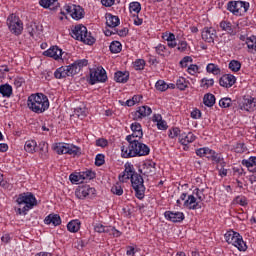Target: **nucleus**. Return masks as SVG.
<instances>
[{"label": "nucleus", "mask_w": 256, "mask_h": 256, "mask_svg": "<svg viewBox=\"0 0 256 256\" xmlns=\"http://www.w3.org/2000/svg\"><path fill=\"white\" fill-rule=\"evenodd\" d=\"M124 167V171L118 177L119 181L121 183H127L130 179L136 197L143 199L145 197V181L143 180V176L135 172V167L130 162H127Z\"/></svg>", "instance_id": "1"}, {"label": "nucleus", "mask_w": 256, "mask_h": 256, "mask_svg": "<svg viewBox=\"0 0 256 256\" xmlns=\"http://www.w3.org/2000/svg\"><path fill=\"white\" fill-rule=\"evenodd\" d=\"M122 157L129 159V157H147L151 153V149L147 144L139 140H128V144L121 147Z\"/></svg>", "instance_id": "2"}, {"label": "nucleus", "mask_w": 256, "mask_h": 256, "mask_svg": "<svg viewBox=\"0 0 256 256\" xmlns=\"http://www.w3.org/2000/svg\"><path fill=\"white\" fill-rule=\"evenodd\" d=\"M27 107L32 113L41 115L49 109V98L43 93L31 94L27 99Z\"/></svg>", "instance_id": "3"}, {"label": "nucleus", "mask_w": 256, "mask_h": 256, "mask_svg": "<svg viewBox=\"0 0 256 256\" xmlns=\"http://www.w3.org/2000/svg\"><path fill=\"white\" fill-rule=\"evenodd\" d=\"M16 204L18 205L16 213L18 215H27L31 209L37 207V198L31 192H23L16 197Z\"/></svg>", "instance_id": "4"}, {"label": "nucleus", "mask_w": 256, "mask_h": 256, "mask_svg": "<svg viewBox=\"0 0 256 256\" xmlns=\"http://www.w3.org/2000/svg\"><path fill=\"white\" fill-rule=\"evenodd\" d=\"M88 61L86 59L77 60L68 66H62L55 70V79H65V77H73L81 71L82 67H87Z\"/></svg>", "instance_id": "5"}, {"label": "nucleus", "mask_w": 256, "mask_h": 256, "mask_svg": "<svg viewBox=\"0 0 256 256\" xmlns=\"http://www.w3.org/2000/svg\"><path fill=\"white\" fill-rule=\"evenodd\" d=\"M71 37L76 41H82L86 45H93L95 38L91 36L90 32L87 31V27L84 25H76L70 32Z\"/></svg>", "instance_id": "6"}, {"label": "nucleus", "mask_w": 256, "mask_h": 256, "mask_svg": "<svg viewBox=\"0 0 256 256\" xmlns=\"http://www.w3.org/2000/svg\"><path fill=\"white\" fill-rule=\"evenodd\" d=\"M226 242L238 248V251H247V244L243 241V236L239 232L229 230L224 235Z\"/></svg>", "instance_id": "7"}, {"label": "nucleus", "mask_w": 256, "mask_h": 256, "mask_svg": "<svg viewBox=\"0 0 256 256\" xmlns=\"http://www.w3.org/2000/svg\"><path fill=\"white\" fill-rule=\"evenodd\" d=\"M6 25L12 35H21L23 33V21L16 14H10L7 17Z\"/></svg>", "instance_id": "8"}, {"label": "nucleus", "mask_w": 256, "mask_h": 256, "mask_svg": "<svg viewBox=\"0 0 256 256\" xmlns=\"http://www.w3.org/2000/svg\"><path fill=\"white\" fill-rule=\"evenodd\" d=\"M227 9L232 15L241 17V15H245L246 11H249V2L229 1L227 4Z\"/></svg>", "instance_id": "9"}, {"label": "nucleus", "mask_w": 256, "mask_h": 256, "mask_svg": "<svg viewBox=\"0 0 256 256\" xmlns=\"http://www.w3.org/2000/svg\"><path fill=\"white\" fill-rule=\"evenodd\" d=\"M107 81V71L102 66L90 69V85L105 83Z\"/></svg>", "instance_id": "10"}, {"label": "nucleus", "mask_w": 256, "mask_h": 256, "mask_svg": "<svg viewBox=\"0 0 256 256\" xmlns=\"http://www.w3.org/2000/svg\"><path fill=\"white\" fill-rule=\"evenodd\" d=\"M97 193L95 188L90 185H81L78 186V189L75 191V196L77 199H93Z\"/></svg>", "instance_id": "11"}, {"label": "nucleus", "mask_w": 256, "mask_h": 256, "mask_svg": "<svg viewBox=\"0 0 256 256\" xmlns=\"http://www.w3.org/2000/svg\"><path fill=\"white\" fill-rule=\"evenodd\" d=\"M63 9L76 21L83 19L85 17V10L79 5L75 4H66L64 5Z\"/></svg>", "instance_id": "12"}, {"label": "nucleus", "mask_w": 256, "mask_h": 256, "mask_svg": "<svg viewBox=\"0 0 256 256\" xmlns=\"http://www.w3.org/2000/svg\"><path fill=\"white\" fill-rule=\"evenodd\" d=\"M155 165L156 164L155 162H153V160H145L144 162H142V164H140L138 171L146 177L155 175V171H157Z\"/></svg>", "instance_id": "13"}, {"label": "nucleus", "mask_w": 256, "mask_h": 256, "mask_svg": "<svg viewBox=\"0 0 256 256\" xmlns=\"http://www.w3.org/2000/svg\"><path fill=\"white\" fill-rule=\"evenodd\" d=\"M153 113V110L149 106H140L136 111L131 113L132 119L134 121H141L145 117H149Z\"/></svg>", "instance_id": "14"}, {"label": "nucleus", "mask_w": 256, "mask_h": 256, "mask_svg": "<svg viewBox=\"0 0 256 256\" xmlns=\"http://www.w3.org/2000/svg\"><path fill=\"white\" fill-rule=\"evenodd\" d=\"M241 111H247L248 113H254L256 111V99L251 96H244L240 103Z\"/></svg>", "instance_id": "15"}, {"label": "nucleus", "mask_w": 256, "mask_h": 256, "mask_svg": "<svg viewBox=\"0 0 256 256\" xmlns=\"http://www.w3.org/2000/svg\"><path fill=\"white\" fill-rule=\"evenodd\" d=\"M132 134L126 137V141H135L143 137V128L139 122H134L130 126Z\"/></svg>", "instance_id": "16"}, {"label": "nucleus", "mask_w": 256, "mask_h": 256, "mask_svg": "<svg viewBox=\"0 0 256 256\" xmlns=\"http://www.w3.org/2000/svg\"><path fill=\"white\" fill-rule=\"evenodd\" d=\"M94 231H96V233H108L113 235V237H119L121 235V231L117 230L115 227L105 226L101 223L95 224Z\"/></svg>", "instance_id": "17"}, {"label": "nucleus", "mask_w": 256, "mask_h": 256, "mask_svg": "<svg viewBox=\"0 0 256 256\" xmlns=\"http://www.w3.org/2000/svg\"><path fill=\"white\" fill-rule=\"evenodd\" d=\"M201 37L206 43H215L217 39V30L213 27H204L201 32Z\"/></svg>", "instance_id": "18"}, {"label": "nucleus", "mask_w": 256, "mask_h": 256, "mask_svg": "<svg viewBox=\"0 0 256 256\" xmlns=\"http://www.w3.org/2000/svg\"><path fill=\"white\" fill-rule=\"evenodd\" d=\"M43 55L45 57H50L51 59H54L55 61H61L63 57V50L59 48V46H52L46 51L43 52Z\"/></svg>", "instance_id": "19"}, {"label": "nucleus", "mask_w": 256, "mask_h": 256, "mask_svg": "<svg viewBox=\"0 0 256 256\" xmlns=\"http://www.w3.org/2000/svg\"><path fill=\"white\" fill-rule=\"evenodd\" d=\"M204 157H206V159H210V161H213L218 165H226L225 160L223 159L221 154H218L214 150H211V148H206V154L204 155Z\"/></svg>", "instance_id": "20"}, {"label": "nucleus", "mask_w": 256, "mask_h": 256, "mask_svg": "<svg viewBox=\"0 0 256 256\" xmlns=\"http://www.w3.org/2000/svg\"><path fill=\"white\" fill-rule=\"evenodd\" d=\"M164 217L167 221H172V223H182V221H185V214L183 212L166 211Z\"/></svg>", "instance_id": "21"}, {"label": "nucleus", "mask_w": 256, "mask_h": 256, "mask_svg": "<svg viewBox=\"0 0 256 256\" xmlns=\"http://www.w3.org/2000/svg\"><path fill=\"white\" fill-rule=\"evenodd\" d=\"M184 207L190 211H196V209H201V202H199L194 195H188L187 199L184 201Z\"/></svg>", "instance_id": "22"}, {"label": "nucleus", "mask_w": 256, "mask_h": 256, "mask_svg": "<svg viewBox=\"0 0 256 256\" xmlns=\"http://www.w3.org/2000/svg\"><path fill=\"white\" fill-rule=\"evenodd\" d=\"M236 82L237 78H235L233 74H225L219 80L220 86L225 87L226 89L233 87L234 83Z\"/></svg>", "instance_id": "23"}, {"label": "nucleus", "mask_w": 256, "mask_h": 256, "mask_svg": "<svg viewBox=\"0 0 256 256\" xmlns=\"http://www.w3.org/2000/svg\"><path fill=\"white\" fill-rule=\"evenodd\" d=\"M241 165L246 167L250 173H256V156H250L241 161Z\"/></svg>", "instance_id": "24"}, {"label": "nucleus", "mask_w": 256, "mask_h": 256, "mask_svg": "<svg viewBox=\"0 0 256 256\" xmlns=\"http://www.w3.org/2000/svg\"><path fill=\"white\" fill-rule=\"evenodd\" d=\"M220 29L228 33V35H231V36L237 35V30L230 21L222 20L220 22Z\"/></svg>", "instance_id": "25"}, {"label": "nucleus", "mask_w": 256, "mask_h": 256, "mask_svg": "<svg viewBox=\"0 0 256 256\" xmlns=\"http://www.w3.org/2000/svg\"><path fill=\"white\" fill-rule=\"evenodd\" d=\"M106 25L110 27V29H115V27H119L121 20L119 16L112 15L111 13H107L105 15Z\"/></svg>", "instance_id": "26"}, {"label": "nucleus", "mask_w": 256, "mask_h": 256, "mask_svg": "<svg viewBox=\"0 0 256 256\" xmlns=\"http://www.w3.org/2000/svg\"><path fill=\"white\" fill-rule=\"evenodd\" d=\"M195 141V135L192 132H182L179 134V143L181 145L187 146L189 143H193Z\"/></svg>", "instance_id": "27"}, {"label": "nucleus", "mask_w": 256, "mask_h": 256, "mask_svg": "<svg viewBox=\"0 0 256 256\" xmlns=\"http://www.w3.org/2000/svg\"><path fill=\"white\" fill-rule=\"evenodd\" d=\"M45 225H53V227H57L61 225V216L59 214H49L44 219Z\"/></svg>", "instance_id": "28"}, {"label": "nucleus", "mask_w": 256, "mask_h": 256, "mask_svg": "<svg viewBox=\"0 0 256 256\" xmlns=\"http://www.w3.org/2000/svg\"><path fill=\"white\" fill-rule=\"evenodd\" d=\"M162 39H164V41H167V45L168 47H170V49H174V47H177V41L175 40V34L166 31L164 33H162Z\"/></svg>", "instance_id": "29"}, {"label": "nucleus", "mask_w": 256, "mask_h": 256, "mask_svg": "<svg viewBox=\"0 0 256 256\" xmlns=\"http://www.w3.org/2000/svg\"><path fill=\"white\" fill-rule=\"evenodd\" d=\"M39 5L44 9H50L51 11H55L57 7H59L58 0H40Z\"/></svg>", "instance_id": "30"}, {"label": "nucleus", "mask_w": 256, "mask_h": 256, "mask_svg": "<svg viewBox=\"0 0 256 256\" xmlns=\"http://www.w3.org/2000/svg\"><path fill=\"white\" fill-rule=\"evenodd\" d=\"M114 81L116 83H127L129 81V72L118 71L114 74Z\"/></svg>", "instance_id": "31"}, {"label": "nucleus", "mask_w": 256, "mask_h": 256, "mask_svg": "<svg viewBox=\"0 0 256 256\" xmlns=\"http://www.w3.org/2000/svg\"><path fill=\"white\" fill-rule=\"evenodd\" d=\"M24 151H26V153H30L31 155H33V153H36L37 141L27 140L24 144Z\"/></svg>", "instance_id": "32"}, {"label": "nucleus", "mask_w": 256, "mask_h": 256, "mask_svg": "<svg viewBox=\"0 0 256 256\" xmlns=\"http://www.w3.org/2000/svg\"><path fill=\"white\" fill-rule=\"evenodd\" d=\"M68 145L69 144L63 142L55 143L53 149L58 155H67Z\"/></svg>", "instance_id": "33"}, {"label": "nucleus", "mask_w": 256, "mask_h": 256, "mask_svg": "<svg viewBox=\"0 0 256 256\" xmlns=\"http://www.w3.org/2000/svg\"><path fill=\"white\" fill-rule=\"evenodd\" d=\"M66 155H71L72 157H77L81 155V148L78 146H75L73 144H68L66 148Z\"/></svg>", "instance_id": "34"}, {"label": "nucleus", "mask_w": 256, "mask_h": 256, "mask_svg": "<svg viewBox=\"0 0 256 256\" xmlns=\"http://www.w3.org/2000/svg\"><path fill=\"white\" fill-rule=\"evenodd\" d=\"M67 229L70 233H77L81 229V221L75 219L67 224Z\"/></svg>", "instance_id": "35"}, {"label": "nucleus", "mask_w": 256, "mask_h": 256, "mask_svg": "<svg viewBox=\"0 0 256 256\" xmlns=\"http://www.w3.org/2000/svg\"><path fill=\"white\" fill-rule=\"evenodd\" d=\"M0 93L2 97H11L13 95V87L9 84H2L0 85Z\"/></svg>", "instance_id": "36"}, {"label": "nucleus", "mask_w": 256, "mask_h": 256, "mask_svg": "<svg viewBox=\"0 0 256 256\" xmlns=\"http://www.w3.org/2000/svg\"><path fill=\"white\" fill-rule=\"evenodd\" d=\"M246 45L250 53H256V36H251L247 38Z\"/></svg>", "instance_id": "37"}, {"label": "nucleus", "mask_w": 256, "mask_h": 256, "mask_svg": "<svg viewBox=\"0 0 256 256\" xmlns=\"http://www.w3.org/2000/svg\"><path fill=\"white\" fill-rule=\"evenodd\" d=\"M176 87L180 91H185L187 87H189V81H187V79L184 77H179L176 81Z\"/></svg>", "instance_id": "38"}, {"label": "nucleus", "mask_w": 256, "mask_h": 256, "mask_svg": "<svg viewBox=\"0 0 256 256\" xmlns=\"http://www.w3.org/2000/svg\"><path fill=\"white\" fill-rule=\"evenodd\" d=\"M129 11L132 15H139L141 13V3L131 2L129 4Z\"/></svg>", "instance_id": "39"}, {"label": "nucleus", "mask_w": 256, "mask_h": 256, "mask_svg": "<svg viewBox=\"0 0 256 256\" xmlns=\"http://www.w3.org/2000/svg\"><path fill=\"white\" fill-rule=\"evenodd\" d=\"M207 73H212V75H221V68L214 63H210L206 67Z\"/></svg>", "instance_id": "40"}, {"label": "nucleus", "mask_w": 256, "mask_h": 256, "mask_svg": "<svg viewBox=\"0 0 256 256\" xmlns=\"http://www.w3.org/2000/svg\"><path fill=\"white\" fill-rule=\"evenodd\" d=\"M69 179H70L71 183H73L74 185H79V183H83V181H84L81 176V172H76V173L70 174Z\"/></svg>", "instance_id": "41"}, {"label": "nucleus", "mask_w": 256, "mask_h": 256, "mask_svg": "<svg viewBox=\"0 0 256 256\" xmlns=\"http://www.w3.org/2000/svg\"><path fill=\"white\" fill-rule=\"evenodd\" d=\"M228 69L233 73H238V71H241V63L239 60H231L228 64Z\"/></svg>", "instance_id": "42"}, {"label": "nucleus", "mask_w": 256, "mask_h": 256, "mask_svg": "<svg viewBox=\"0 0 256 256\" xmlns=\"http://www.w3.org/2000/svg\"><path fill=\"white\" fill-rule=\"evenodd\" d=\"M203 103L206 107H213L215 105V95L205 94L203 98Z\"/></svg>", "instance_id": "43"}, {"label": "nucleus", "mask_w": 256, "mask_h": 256, "mask_svg": "<svg viewBox=\"0 0 256 256\" xmlns=\"http://www.w3.org/2000/svg\"><path fill=\"white\" fill-rule=\"evenodd\" d=\"M213 85H215V80H213V78H202L201 82H200V87H202V89H209V87H213Z\"/></svg>", "instance_id": "44"}, {"label": "nucleus", "mask_w": 256, "mask_h": 256, "mask_svg": "<svg viewBox=\"0 0 256 256\" xmlns=\"http://www.w3.org/2000/svg\"><path fill=\"white\" fill-rule=\"evenodd\" d=\"M111 53H121V49H123V45L119 41H113L110 44Z\"/></svg>", "instance_id": "45"}, {"label": "nucleus", "mask_w": 256, "mask_h": 256, "mask_svg": "<svg viewBox=\"0 0 256 256\" xmlns=\"http://www.w3.org/2000/svg\"><path fill=\"white\" fill-rule=\"evenodd\" d=\"M80 175H81L83 181H90V179H94L95 172H93L91 170H85V171L80 172Z\"/></svg>", "instance_id": "46"}, {"label": "nucleus", "mask_w": 256, "mask_h": 256, "mask_svg": "<svg viewBox=\"0 0 256 256\" xmlns=\"http://www.w3.org/2000/svg\"><path fill=\"white\" fill-rule=\"evenodd\" d=\"M150 121H152V127H157V129H161V116L160 114H154Z\"/></svg>", "instance_id": "47"}, {"label": "nucleus", "mask_w": 256, "mask_h": 256, "mask_svg": "<svg viewBox=\"0 0 256 256\" xmlns=\"http://www.w3.org/2000/svg\"><path fill=\"white\" fill-rule=\"evenodd\" d=\"M74 114L79 117V119H85L87 117V108L78 107L74 110Z\"/></svg>", "instance_id": "48"}, {"label": "nucleus", "mask_w": 256, "mask_h": 256, "mask_svg": "<svg viewBox=\"0 0 256 256\" xmlns=\"http://www.w3.org/2000/svg\"><path fill=\"white\" fill-rule=\"evenodd\" d=\"M133 65H134V69L136 71H143L145 69V60H143V59H136L133 62Z\"/></svg>", "instance_id": "49"}, {"label": "nucleus", "mask_w": 256, "mask_h": 256, "mask_svg": "<svg viewBox=\"0 0 256 256\" xmlns=\"http://www.w3.org/2000/svg\"><path fill=\"white\" fill-rule=\"evenodd\" d=\"M197 201H199V203H201V201H205V195L203 194V190H200L199 188H196L194 191H193V194Z\"/></svg>", "instance_id": "50"}, {"label": "nucleus", "mask_w": 256, "mask_h": 256, "mask_svg": "<svg viewBox=\"0 0 256 256\" xmlns=\"http://www.w3.org/2000/svg\"><path fill=\"white\" fill-rule=\"evenodd\" d=\"M230 105H232L231 98H222L219 101V106L222 107V109H227Z\"/></svg>", "instance_id": "51"}, {"label": "nucleus", "mask_w": 256, "mask_h": 256, "mask_svg": "<svg viewBox=\"0 0 256 256\" xmlns=\"http://www.w3.org/2000/svg\"><path fill=\"white\" fill-rule=\"evenodd\" d=\"M111 191L114 195H118V196L123 195V187H121V185L119 184L112 186Z\"/></svg>", "instance_id": "52"}, {"label": "nucleus", "mask_w": 256, "mask_h": 256, "mask_svg": "<svg viewBox=\"0 0 256 256\" xmlns=\"http://www.w3.org/2000/svg\"><path fill=\"white\" fill-rule=\"evenodd\" d=\"M235 203H237V205H241L242 207H245L248 204L247 198L245 196L236 197Z\"/></svg>", "instance_id": "53"}, {"label": "nucleus", "mask_w": 256, "mask_h": 256, "mask_svg": "<svg viewBox=\"0 0 256 256\" xmlns=\"http://www.w3.org/2000/svg\"><path fill=\"white\" fill-rule=\"evenodd\" d=\"M179 133H181L179 128H172L169 130L168 137H170V139H175V137H179Z\"/></svg>", "instance_id": "54"}, {"label": "nucleus", "mask_w": 256, "mask_h": 256, "mask_svg": "<svg viewBox=\"0 0 256 256\" xmlns=\"http://www.w3.org/2000/svg\"><path fill=\"white\" fill-rule=\"evenodd\" d=\"M104 163H105V156L103 154L96 155L95 165H97V167H101V165H103Z\"/></svg>", "instance_id": "55"}, {"label": "nucleus", "mask_w": 256, "mask_h": 256, "mask_svg": "<svg viewBox=\"0 0 256 256\" xmlns=\"http://www.w3.org/2000/svg\"><path fill=\"white\" fill-rule=\"evenodd\" d=\"M234 151L235 153H245V151H247V148L245 147V144L238 143L236 144Z\"/></svg>", "instance_id": "56"}, {"label": "nucleus", "mask_w": 256, "mask_h": 256, "mask_svg": "<svg viewBox=\"0 0 256 256\" xmlns=\"http://www.w3.org/2000/svg\"><path fill=\"white\" fill-rule=\"evenodd\" d=\"M188 73L189 75H195L196 73H199V66H197V64H191L188 67Z\"/></svg>", "instance_id": "57"}, {"label": "nucleus", "mask_w": 256, "mask_h": 256, "mask_svg": "<svg viewBox=\"0 0 256 256\" xmlns=\"http://www.w3.org/2000/svg\"><path fill=\"white\" fill-rule=\"evenodd\" d=\"M192 62H193V58H191V56H186L180 61V65L182 68H185L187 67L188 63H192Z\"/></svg>", "instance_id": "58"}, {"label": "nucleus", "mask_w": 256, "mask_h": 256, "mask_svg": "<svg viewBox=\"0 0 256 256\" xmlns=\"http://www.w3.org/2000/svg\"><path fill=\"white\" fill-rule=\"evenodd\" d=\"M135 253H137V247H135V246H127L126 247V255L135 256Z\"/></svg>", "instance_id": "59"}, {"label": "nucleus", "mask_w": 256, "mask_h": 256, "mask_svg": "<svg viewBox=\"0 0 256 256\" xmlns=\"http://www.w3.org/2000/svg\"><path fill=\"white\" fill-rule=\"evenodd\" d=\"M108 144H109V142L105 138H100V139L96 140L97 147H107Z\"/></svg>", "instance_id": "60"}, {"label": "nucleus", "mask_w": 256, "mask_h": 256, "mask_svg": "<svg viewBox=\"0 0 256 256\" xmlns=\"http://www.w3.org/2000/svg\"><path fill=\"white\" fill-rule=\"evenodd\" d=\"M177 49L180 51V53L187 51V42L186 41L179 42Z\"/></svg>", "instance_id": "61"}, {"label": "nucleus", "mask_w": 256, "mask_h": 256, "mask_svg": "<svg viewBox=\"0 0 256 256\" xmlns=\"http://www.w3.org/2000/svg\"><path fill=\"white\" fill-rule=\"evenodd\" d=\"M192 119H201V110L195 109L191 112Z\"/></svg>", "instance_id": "62"}, {"label": "nucleus", "mask_w": 256, "mask_h": 256, "mask_svg": "<svg viewBox=\"0 0 256 256\" xmlns=\"http://www.w3.org/2000/svg\"><path fill=\"white\" fill-rule=\"evenodd\" d=\"M206 153H207V147L199 148L196 150V155L198 157H205Z\"/></svg>", "instance_id": "63"}, {"label": "nucleus", "mask_w": 256, "mask_h": 256, "mask_svg": "<svg viewBox=\"0 0 256 256\" xmlns=\"http://www.w3.org/2000/svg\"><path fill=\"white\" fill-rule=\"evenodd\" d=\"M133 22H134V25L139 27L140 25H143V18H139V16L138 15L136 16L135 14L133 18Z\"/></svg>", "instance_id": "64"}]
</instances>
